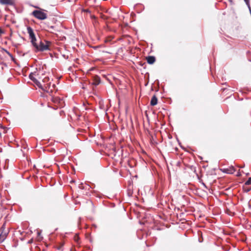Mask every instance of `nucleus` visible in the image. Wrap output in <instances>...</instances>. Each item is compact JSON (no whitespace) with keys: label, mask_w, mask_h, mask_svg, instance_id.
Segmentation results:
<instances>
[{"label":"nucleus","mask_w":251,"mask_h":251,"mask_svg":"<svg viewBox=\"0 0 251 251\" xmlns=\"http://www.w3.org/2000/svg\"><path fill=\"white\" fill-rule=\"evenodd\" d=\"M27 31L29 34V37L31 45L35 52L44 51L50 50L49 46L50 45V41L44 40L43 42L40 39L38 40L35 36L32 28L30 26L27 27Z\"/></svg>","instance_id":"obj_1"},{"label":"nucleus","mask_w":251,"mask_h":251,"mask_svg":"<svg viewBox=\"0 0 251 251\" xmlns=\"http://www.w3.org/2000/svg\"><path fill=\"white\" fill-rule=\"evenodd\" d=\"M32 15L36 18L41 20H45L47 18V14L42 10H34L32 13Z\"/></svg>","instance_id":"obj_2"},{"label":"nucleus","mask_w":251,"mask_h":251,"mask_svg":"<svg viewBox=\"0 0 251 251\" xmlns=\"http://www.w3.org/2000/svg\"><path fill=\"white\" fill-rule=\"evenodd\" d=\"M221 170L223 172L225 173L232 174L235 172V169L233 166H231L229 167L228 168L221 169Z\"/></svg>","instance_id":"obj_3"},{"label":"nucleus","mask_w":251,"mask_h":251,"mask_svg":"<svg viewBox=\"0 0 251 251\" xmlns=\"http://www.w3.org/2000/svg\"><path fill=\"white\" fill-rule=\"evenodd\" d=\"M33 75H34V74L33 73H31L29 76V78L31 80H32L39 88L42 89L41 84L36 78H35L34 77Z\"/></svg>","instance_id":"obj_4"},{"label":"nucleus","mask_w":251,"mask_h":251,"mask_svg":"<svg viewBox=\"0 0 251 251\" xmlns=\"http://www.w3.org/2000/svg\"><path fill=\"white\" fill-rule=\"evenodd\" d=\"M0 3L3 5H12L14 4L13 0H0Z\"/></svg>","instance_id":"obj_5"},{"label":"nucleus","mask_w":251,"mask_h":251,"mask_svg":"<svg viewBox=\"0 0 251 251\" xmlns=\"http://www.w3.org/2000/svg\"><path fill=\"white\" fill-rule=\"evenodd\" d=\"M146 59L149 64H152L155 61V58L153 56H149L147 57Z\"/></svg>","instance_id":"obj_6"},{"label":"nucleus","mask_w":251,"mask_h":251,"mask_svg":"<svg viewBox=\"0 0 251 251\" xmlns=\"http://www.w3.org/2000/svg\"><path fill=\"white\" fill-rule=\"evenodd\" d=\"M157 103V99L155 96H153L151 100V106H154Z\"/></svg>","instance_id":"obj_7"},{"label":"nucleus","mask_w":251,"mask_h":251,"mask_svg":"<svg viewBox=\"0 0 251 251\" xmlns=\"http://www.w3.org/2000/svg\"><path fill=\"white\" fill-rule=\"evenodd\" d=\"M100 83V78L98 76H96L92 83V85L95 86L98 85Z\"/></svg>","instance_id":"obj_8"},{"label":"nucleus","mask_w":251,"mask_h":251,"mask_svg":"<svg viewBox=\"0 0 251 251\" xmlns=\"http://www.w3.org/2000/svg\"><path fill=\"white\" fill-rule=\"evenodd\" d=\"M251 184V177H249L247 181L245 183V185H249Z\"/></svg>","instance_id":"obj_9"},{"label":"nucleus","mask_w":251,"mask_h":251,"mask_svg":"<svg viewBox=\"0 0 251 251\" xmlns=\"http://www.w3.org/2000/svg\"><path fill=\"white\" fill-rule=\"evenodd\" d=\"M5 238V235L0 234V243L3 242Z\"/></svg>","instance_id":"obj_10"},{"label":"nucleus","mask_w":251,"mask_h":251,"mask_svg":"<svg viewBox=\"0 0 251 251\" xmlns=\"http://www.w3.org/2000/svg\"><path fill=\"white\" fill-rule=\"evenodd\" d=\"M49 81V78L48 77H45L43 79V81L44 83L47 82Z\"/></svg>","instance_id":"obj_11"},{"label":"nucleus","mask_w":251,"mask_h":251,"mask_svg":"<svg viewBox=\"0 0 251 251\" xmlns=\"http://www.w3.org/2000/svg\"><path fill=\"white\" fill-rule=\"evenodd\" d=\"M243 189H244V191H245V192H249V191L251 190V188H247V189H246L245 188V186H244Z\"/></svg>","instance_id":"obj_12"},{"label":"nucleus","mask_w":251,"mask_h":251,"mask_svg":"<svg viewBox=\"0 0 251 251\" xmlns=\"http://www.w3.org/2000/svg\"><path fill=\"white\" fill-rule=\"evenodd\" d=\"M2 33H3V32L2 30V29L0 28V34H2Z\"/></svg>","instance_id":"obj_13"},{"label":"nucleus","mask_w":251,"mask_h":251,"mask_svg":"<svg viewBox=\"0 0 251 251\" xmlns=\"http://www.w3.org/2000/svg\"><path fill=\"white\" fill-rule=\"evenodd\" d=\"M48 87H50V82L49 83H48Z\"/></svg>","instance_id":"obj_14"},{"label":"nucleus","mask_w":251,"mask_h":251,"mask_svg":"<svg viewBox=\"0 0 251 251\" xmlns=\"http://www.w3.org/2000/svg\"><path fill=\"white\" fill-rule=\"evenodd\" d=\"M38 236H40V233L39 232H38Z\"/></svg>","instance_id":"obj_15"},{"label":"nucleus","mask_w":251,"mask_h":251,"mask_svg":"<svg viewBox=\"0 0 251 251\" xmlns=\"http://www.w3.org/2000/svg\"><path fill=\"white\" fill-rule=\"evenodd\" d=\"M52 87L54 88L55 87V85L54 84H53L52 85Z\"/></svg>","instance_id":"obj_16"},{"label":"nucleus","mask_w":251,"mask_h":251,"mask_svg":"<svg viewBox=\"0 0 251 251\" xmlns=\"http://www.w3.org/2000/svg\"><path fill=\"white\" fill-rule=\"evenodd\" d=\"M240 175L239 174V173H238V175H237V176H239Z\"/></svg>","instance_id":"obj_17"},{"label":"nucleus","mask_w":251,"mask_h":251,"mask_svg":"<svg viewBox=\"0 0 251 251\" xmlns=\"http://www.w3.org/2000/svg\"><path fill=\"white\" fill-rule=\"evenodd\" d=\"M240 175L239 174V173H238V175H237V176H239Z\"/></svg>","instance_id":"obj_18"},{"label":"nucleus","mask_w":251,"mask_h":251,"mask_svg":"<svg viewBox=\"0 0 251 251\" xmlns=\"http://www.w3.org/2000/svg\"><path fill=\"white\" fill-rule=\"evenodd\" d=\"M229 0L231 1L232 0Z\"/></svg>","instance_id":"obj_19"}]
</instances>
